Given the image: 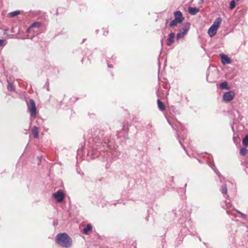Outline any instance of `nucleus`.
<instances>
[{
    "label": "nucleus",
    "mask_w": 248,
    "mask_h": 248,
    "mask_svg": "<svg viewBox=\"0 0 248 248\" xmlns=\"http://www.w3.org/2000/svg\"><path fill=\"white\" fill-rule=\"evenodd\" d=\"M89 142L93 144L92 151L91 152L93 158L99 155L104 157L103 161L107 162L106 168L108 169L113 158L120 155V153L116 150L113 144L114 141L109 140L108 134L105 131L98 128L91 130V133L88 135Z\"/></svg>",
    "instance_id": "nucleus-1"
},
{
    "label": "nucleus",
    "mask_w": 248,
    "mask_h": 248,
    "mask_svg": "<svg viewBox=\"0 0 248 248\" xmlns=\"http://www.w3.org/2000/svg\"><path fill=\"white\" fill-rule=\"evenodd\" d=\"M56 242L62 247L69 248L71 246L72 241L66 233H60L56 236Z\"/></svg>",
    "instance_id": "nucleus-2"
},
{
    "label": "nucleus",
    "mask_w": 248,
    "mask_h": 248,
    "mask_svg": "<svg viewBox=\"0 0 248 248\" xmlns=\"http://www.w3.org/2000/svg\"><path fill=\"white\" fill-rule=\"evenodd\" d=\"M221 21L222 19L220 17L217 18L214 22L212 25L209 28L208 33L211 37L216 35L217 30L220 26Z\"/></svg>",
    "instance_id": "nucleus-3"
},
{
    "label": "nucleus",
    "mask_w": 248,
    "mask_h": 248,
    "mask_svg": "<svg viewBox=\"0 0 248 248\" xmlns=\"http://www.w3.org/2000/svg\"><path fill=\"white\" fill-rule=\"evenodd\" d=\"M27 105L28 109L30 113L31 119L35 118L36 116V107L35 102L33 99H30L27 102Z\"/></svg>",
    "instance_id": "nucleus-4"
},
{
    "label": "nucleus",
    "mask_w": 248,
    "mask_h": 248,
    "mask_svg": "<svg viewBox=\"0 0 248 248\" xmlns=\"http://www.w3.org/2000/svg\"><path fill=\"white\" fill-rule=\"evenodd\" d=\"M235 94V93L233 91L226 92L223 94V99L225 102H230L234 98Z\"/></svg>",
    "instance_id": "nucleus-5"
},
{
    "label": "nucleus",
    "mask_w": 248,
    "mask_h": 248,
    "mask_svg": "<svg viewBox=\"0 0 248 248\" xmlns=\"http://www.w3.org/2000/svg\"><path fill=\"white\" fill-rule=\"evenodd\" d=\"M53 195L56 201L59 202H62L65 196L64 194L61 190H58L53 193Z\"/></svg>",
    "instance_id": "nucleus-6"
},
{
    "label": "nucleus",
    "mask_w": 248,
    "mask_h": 248,
    "mask_svg": "<svg viewBox=\"0 0 248 248\" xmlns=\"http://www.w3.org/2000/svg\"><path fill=\"white\" fill-rule=\"evenodd\" d=\"M174 16L175 18L174 19L178 20V22L182 23L184 19V17H183L182 13L179 11L175 12L174 13Z\"/></svg>",
    "instance_id": "nucleus-7"
},
{
    "label": "nucleus",
    "mask_w": 248,
    "mask_h": 248,
    "mask_svg": "<svg viewBox=\"0 0 248 248\" xmlns=\"http://www.w3.org/2000/svg\"><path fill=\"white\" fill-rule=\"evenodd\" d=\"M220 56L221 59V62L223 64H230L231 63V59L226 55L221 54Z\"/></svg>",
    "instance_id": "nucleus-8"
},
{
    "label": "nucleus",
    "mask_w": 248,
    "mask_h": 248,
    "mask_svg": "<svg viewBox=\"0 0 248 248\" xmlns=\"http://www.w3.org/2000/svg\"><path fill=\"white\" fill-rule=\"evenodd\" d=\"M117 136L119 138L121 137L126 138L127 137V132L124 125L123 126L122 131H119L118 132Z\"/></svg>",
    "instance_id": "nucleus-9"
},
{
    "label": "nucleus",
    "mask_w": 248,
    "mask_h": 248,
    "mask_svg": "<svg viewBox=\"0 0 248 248\" xmlns=\"http://www.w3.org/2000/svg\"><path fill=\"white\" fill-rule=\"evenodd\" d=\"M188 11L190 15H195L200 11V9L196 7H189L188 8Z\"/></svg>",
    "instance_id": "nucleus-10"
},
{
    "label": "nucleus",
    "mask_w": 248,
    "mask_h": 248,
    "mask_svg": "<svg viewBox=\"0 0 248 248\" xmlns=\"http://www.w3.org/2000/svg\"><path fill=\"white\" fill-rule=\"evenodd\" d=\"M175 34L173 32H171L169 34V37L168 38V42L167 43L168 46H170L174 42V38Z\"/></svg>",
    "instance_id": "nucleus-11"
},
{
    "label": "nucleus",
    "mask_w": 248,
    "mask_h": 248,
    "mask_svg": "<svg viewBox=\"0 0 248 248\" xmlns=\"http://www.w3.org/2000/svg\"><path fill=\"white\" fill-rule=\"evenodd\" d=\"M32 133L33 136V137L35 138H38V128L36 126H34L32 128Z\"/></svg>",
    "instance_id": "nucleus-12"
},
{
    "label": "nucleus",
    "mask_w": 248,
    "mask_h": 248,
    "mask_svg": "<svg viewBox=\"0 0 248 248\" xmlns=\"http://www.w3.org/2000/svg\"><path fill=\"white\" fill-rule=\"evenodd\" d=\"M92 229V226L90 224H87V226L83 229V232L85 234H88V232Z\"/></svg>",
    "instance_id": "nucleus-13"
},
{
    "label": "nucleus",
    "mask_w": 248,
    "mask_h": 248,
    "mask_svg": "<svg viewBox=\"0 0 248 248\" xmlns=\"http://www.w3.org/2000/svg\"><path fill=\"white\" fill-rule=\"evenodd\" d=\"M157 103L158 108H159V109L160 110L163 111L165 109V107L164 104L163 103V102H162L160 101V99L157 100Z\"/></svg>",
    "instance_id": "nucleus-14"
},
{
    "label": "nucleus",
    "mask_w": 248,
    "mask_h": 248,
    "mask_svg": "<svg viewBox=\"0 0 248 248\" xmlns=\"http://www.w3.org/2000/svg\"><path fill=\"white\" fill-rule=\"evenodd\" d=\"M220 87L223 89L229 90L230 87L228 86V83L226 81L222 82L220 84Z\"/></svg>",
    "instance_id": "nucleus-15"
},
{
    "label": "nucleus",
    "mask_w": 248,
    "mask_h": 248,
    "mask_svg": "<svg viewBox=\"0 0 248 248\" xmlns=\"http://www.w3.org/2000/svg\"><path fill=\"white\" fill-rule=\"evenodd\" d=\"M40 25V23L38 22H34L31 26H30V27L27 30V32H29L30 29L32 28H35V27H39Z\"/></svg>",
    "instance_id": "nucleus-16"
},
{
    "label": "nucleus",
    "mask_w": 248,
    "mask_h": 248,
    "mask_svg": "<svg viewBox=\"0 0 248 248\" xmlns=\"http://www.w3.org/2000/svg\"><path fill=\"white\" fill-rule=\"evenodd\" d=\"M189 26L190 24L189 23H187L186 25L180 31H182L184 33L186 34L188 30L189 29Z\"/></svg>",
    "instance_id": "nucleus-17"
},
{
    "label": "nucleus",
    "mask_w": 248,
    "mask_h": 248,
    "mask_svg": "<svg viewBox=\"0 0 248 248\" xmlns=\"http://www.w3.org/2000/svg\"><path fill=\"white\" fill-rule=\"evenodd\" d=\"M211 167L214 170L215 172L218 176V177H219L220 182H222V178L221 177L220 173L217 171V170L215 166V165H213V166H211Z\"/></svg>",
    "instance_id": "nucleus-18"
},
{
    "label": "nucleus",
    "mask_w": 248,
    "mask_h": 248,
    "mask_svg": "<svg viewBox=\"0 0 248 248\" xmlns=\"http://www.w3.org/2000/svg\"><path fill=\"white\" fill-rule=\"evenodd\" d=\"M178 20L174 19V20H172L170 24V27H174L176 26L178 24L181 23V22H178Z\"/></svg>",
    "instance_id": "nucleus-19"
},
{
    "label": "nucleus",
    "mask_w": 248,
    "mask_h": 248,
    "mask_svg": "<svg viewBox=\"0 0 248 248\" xmlns=\"http://www.w3.org/2000/svg\"><path fill=\"white\" fill-rule=\"evenodd\" d=\"M186 34V33H184L182 31H180L176 35V39L179 40L180 39L183 38Z\"/></svg>",
    "instance_id": "nucleus-20"
},
{
    "label": "nucleus",
    "mask_w": 248,
    "mask_h": 248,
    "mask_svg": "<svg viewBox=\"0 0 248 248\" xmlns=\"http://www.w3.org/2000/svg\"><path fill=\"white\" fill-rule=\"evenodd\" d=\"M248 152V150L246 148H242L240 151V154L241 155L245 156Z\"/></svg>",
    "instance_id": "nucleus-21"
},
{
    "label": "nucleus",
    "mask_w": 248,
    "mask_h": 248,
    "mask_svg": "<svg viewBox=\"0 0 248 248\" xmlns=\"http://www.w3.org/2000/svg\"><path fill=\"white\" fill-rule=\"evenodd\" d=\"M242 142L244 146H247L248 145V135L245 136L243 139Z\"/></svg>",
    "instance_id": "nucleus-22"
},
{
    "label": "nucleus",
    "mask_w": 248,
    "mask_h": 248,
    "mask_svg": "<svg viewBox=\"0 0 248 248\" xmlns=\"http://www.w3.org/2000/svg\"><path fill=\"white\" fill-rule=\"evenodd\" d=\"M19 14H20L19 11H13L12 12L10 13L9 15H10V17H14V16H16L17 15H18Z\"/></svg>",
    "instance_id": "nucleus-23"
},
{
    "label": "nucleus",
    "mask_w": 248,
    "mask_h": 248,
    "mask_svg": "<svg viewBox=\"0 0 248 248\" xmlns=\"http://www.w3.org/2000/svg\"><path fill=\"white\" fill-rule=\"evenodd\" d=\"M236 5L235 1L234 0H232L230 4V9L231 10L233 9Z\"/></svg>",
    "instance_id": "nucleus-24"
},
{
    "label": "nucleus",
    "mask_w": 248,
    "mask_h": 248,
    "mask_svg": "<svg viewBox=\"0 0 248 248\" xmlns=\"http://www.w3.org/2000/svg\"><path fill=\"white\" fill-rule=\"evenodd\" d=\"M7 89L9 91H14L15 90V87L13 85V84L9 82Z\"/></svg>",
    "instance_id": "nucleus-25"
},
{
    "label": "nucleus",
    "mask_w": 248,
    "mask_h": 248,
    "mask_svg": "<svg viewBox=\"0 0 248 248\" xmlns=\"http://www.w3.org/2000/svg\"><path fill=\"white\" fill-rule=\"evenodd\" d=\"M221 192L223 194H227V185H223L221 186Z\"/></svg>",
    "instance_id": "nucleus-26"
},
{
    "label": "nucleus",
    "mask_w": 248,
    "mask_h": 248,
    "mask_svg": "<svg viewBox=\"0 0 248 248\" xmlns=\"http://www.w3.org/2000/svg\"><path fill=\"white\" fill-rule=\"evenodd\" d=\"M6 41L4 39H0V46H4L6 45Z\"/></svg>",
    "instance_id": "nucleus-27"
},
{
    "label": "nucleus",
    "mask_w": 248,
    "mask_h": 248,
    "mask_svg": "<svg viewBox=\"0 0 248 248\" xmlns=\"http://www.w3.org/2000/svg\"><path fill=\"white\" fill-rule=\"evenodd\" d=\"M236 212L239 214L240 215H241V217L244 218H246V215H245L244 214H243V213L241 212L240 211H238V210H236Z\"/></svg>",
    "instance_id": "nucleus-28"
},
{
    "label": "nucleus",
    "mask_w": 248,
    "mask_h": 248,
    "mask_svg": "<svg viewBox=\"0 0 248 248\" xmlns=\"http://www.w3.org/2000/svg\"><path fill=\"white\" fill-rule=\"evenodd\" d=\"M225 203H226V207L227 208H229L230 207V203H227L226 202H225Z\"/></svg>",
    "instance_id": "nucleus-29"
},
{
    "label": "nucleus",
    "mask_w": 248,
    "mask_h": 248,
    "mask_svg": "<svg viewBox=\"0 0 248 248\" xmlns=\"http://www.w3.org/2000/svg\"><path fill=\"white\" fill-rule=\"evenodd\" d=\"M209 78V75H208V74H207V77H206L207 80L208 81H209V82H212V81L210 80Z\"/></svg>",
    "instance_id": "nucleus-30"
},
{
    "label": "nucleus",
    "mask_w": 248,
    "mask_h": 248,
    "mask_svg": "<svg viewBox=\"0 0 248 248\" xmlns=\"http://www.w3.org/2000/svg\"><path fill=\"white\" fill-rule=\"evenodd\" d=\"M179 143H180V144L182 146H183V144H182V142L181 140L180 139H179Z\"/></svg>",
    "instance_id": "nucleus-31"
},
{
    "label": "nucleus",
    "mask_w": 248,
    "mask_h": 248,
    "mask_svg": "<svg viewBox=\"0 0 248 248\" xmlns=\"http://www.w3.org/2000/svg\"><path fill=\"white\" fill-rule=\"evenodd\" d=\"M108 66L109 67H112V66L111 65L109 64H108Z\"/></svg>",
    "instance_id": "nucleus-32"
},
{
    "label": "nucleus",
    "mask_w": 248,
    "mask_h": 248,
    "mask_svg": "<svg viewBox=\"0 0 248 248\" xmlns=\"http://www.w3.org/2000/svg\"><path fill=\"white\" fill-rule=\"evenodd\" d=\"M177 135H178V138L179 139L180 135L178 133H177Z\"/></svg>",
    "instance_id": "nucleus-33"
},
{
    "label": "nucleus",
    "mask_w": 248,
    "mask_h": 248,
    "mask_svg": "<svg viewBox=\"0 0 248 248\" xmlns=\"http://www.w3.org/2000/svg\"><path fill=\"white\" fill-rule=\"evenodd\" d=\"M200 2H203V0H201Z\"/></svg>",
    "instance_id": "nucleus-34"
}]
</instances>
